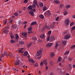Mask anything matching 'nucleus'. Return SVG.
Listing matches in <instances>:
<instances>
[{
	"label": "nucleus",
	"instance_id": "1",
	"mask_svg": "<svg viewBox=\"0 0 75 75\" xmlns=\"http://www.w3.org/2000/svg\"><path fill=\"white\" fill-rule=\"evenodd\" d=\"M71 23L70 20L68 19H67L65 21V25L66 26H68L69 24V23Z\"/></svg>",
	"mask_w": 75,
	"mask_h": 75
},
{
	"label": "nucleus",
	"instance_id": "2",
	"mask_svg": "<svg viewBox=\"0 0 75 75\" xmlns=\"http://www.w3.org/2000/svg\"><path fill=\"white\" fill-rule=\"evenodd\" d=\"M43 51V48H42L40 51H38L37 53V56H40L41 53H42V52Z\"/></svg>",
	"mask_w": 75,
	"mask_h": 75
},
{
	"label": "nucleus",
	"instance_id": "3",
	"mask_svg": "<svg viewBox=\"0 0 75 75\" xmlns=\"http://www.w3.org/2000/svg\"><path fill=\"white\" fill-rule=\"evenodd\" d=\"M45 15H48V16H51L52 15L51 13H50V11L48 10L47 11L44 13Z\"/></svg>",
	"mask_w": 75,
	"mask_h": 75
},
{
	"label": "nucleus",
	"instance_id": "4",
	"mask_svg": "<svg viewBox=\"0 0 75 75\" xmlns=\"http://www.w3.org/2000/svg\"><path fill=\"white\" fill-rule=\"evenodd\" d=\"M32 42L33 44H35V42L37 41V38L36 37H33L32 38Z\"/></svg>",
	"mask_w": 75,
	"mask_h": 75
},
{
	"label": "nucleus",
	"instance_id": "5",
	"mask_svg": "<svg viewBox=\"0 0 75 75\" xmlns=\"http://www.w3.org/2000/svg\"><path fill=\"white\" fill-rule=\"evenodd\" d=\"M44 63L45 64V65L47 66V60H43V62L41 63H40V66H42L43 65V64Z\"/></svg>",
	"mask_w": 75,
	"mask_h": 75
},
{
	"label": "nucleus",
	"instance_id": "6",
	"mask_svg": "<svg viewBox=\"0 0 75 75\" xmlns=\"http://www.w3.org/2000/svg\"><path fill=\"white\" fill-rule=\"evenodd\" d=\"M70 35L69 34H67L65 36H64V38L65 40H68V38H70Z\"/></svg>",
	"mask_w": 75,
	"mask_h": 75
},
{
	"label": "nucleus",
	"instance_id": "7",
	"mask_svg": "<svg viewBox=\"0 0 75 75\" xmlns=\"http://www.w3.org/2000/svg\"><path fill=\"white\" fill-rule=\"evenodd\" d=\"M53 44L52 43H48L46 45V46L47 47H52V45Z\"/></svg>",
	"mask_w": 75,
	"mask_h": 75
},
{
	"label": "nucleus",
	"instance_id": "8",
	"mask_svg": "<svg viewBox=\"0 0 75 75\" xmlns=\"http://www.w3.org/2000/svg\"><path fill=\"white\" fill-rule=\"evenodd\" d=\"M22 35L24 37H25V38H27V32H25V33H23Z\"/></svg>",
	"mask_w": 75,
	"mask_h": 75
},
{
	"label": "nucleus",
	"instance_id": "9",
	"mask_svg": "<svg viewBox=\"0 0 75 75\" xmlns=\"http://www.w3.org/2000/svg\"><path fill=\"white\" fill-rule=\"evenodd\" d=\"M55 40V37L54 36H51L50 38V40L51 42Z\"/></svg>",
	"mask_w": 75,
	"mask_h": 75
},
{
	"label": "nucleus",
	"instance_id": "10",
	"mask_svg": "<svg viewBox=\"0 0 75 75\" xmlns=\"http://www.w3.org/2000/svg\"><path fill=\"white\" fill-rule=\"evenodd\" d=\"M28 9L29 10H30V11H31L33 10V6L32 5H30L28 7Z\"/></svg>",
	"mask_w": 75,
	"mask_h": 75
},
{
	"label": "nucleus",
	"instance_id": "11",
	"mask_svg": "<svg viewBox=\"0 0 75 75\" xmlns=\"http://www.w3.org/2000/svg\"><path fill=\"white\" fill-rule=\"evenodd\" d=\"M14 64L15 65H20V62L19 61H16L15 62Z\"/></svg>",
	"mask_w": 75,
	"mask_h": 75
},
{
	"label": "nucleus",
	"instance_id": "12",
	"mask_svg": "<svg viewBox=\"0 0 75 75\" xmlns=\"http://www.w3.org/2000/svg\"><path fill=\"white\" fill-rule=\"evenodd\" d=\"M37 24L36 21H33L31 24V25H35Z\"/></svg>",
	"mask_w": 75,
	"mask_h": 75
},
{
	"label": "nucleus",
	"instance_id": "13",
	"mask_svg": "<svg viewBox=\"0 0 75 75\" xmlns=\"http://www.w3.org/2000/svg\"><path fill=\"white\" fill-rule=\"evenodd\" d=\"M28 52L26 51H25V52L24 53V56H25L26 57L27 56V55H28Z\"/></svg>",
	"mask_w": 75,
	"mask_h": 75
},
{
	"label": "nucleus",
	"instance_id": "14",
	"mask_svg": "<svg viewBox=\"0 0 75 75\" xmlns=\"http://www.w3.org/2000/svg\"><path fill=\"white\" fill-rule=\"evenodd\" d=\"M54 2L56 4H59L60 2L58 0H54Z\"/></svg>",
	"mask_w": 75,
	"mask_h": 75
},
{
	"label": "nucleus",
	"instance_id": "15",
	"mask_svg": "<svg viewBox=\"0 0 75 75\" xmlns=\"http://www.w3.org/2000/svg\"><path fill=\"white\" fill-rule=\"evenodd\" d=\"M10 36L11 38L12 39H13V38H14V35L12 34V33L10 34Z\"/></svg>",
	"mask_w": 75,
	"mask_h": 75
},
{
	"label": "nucleus",
	"instance_id": "16",
	"mask_svg": "<svg viewBox=\"0 0 75 75\" xmlns=\"http://www.w3.org/2000/svg\"><path fill=\"white\" fill-rule=\"evenodd\" d=\"M39 5L40 7H43V6H44V4H43V3L41 2L40 3H39Z\"/></svg>",
	"mask_w": 75,
	"mask_h": 75
},
{
	"label": "nucleus",
	"instance_id": "17",
	"mask_svg": "<svg viewBox=\"0 0 75 75\" xmlns=\"http://www.w3.org/2000/svg\"><path fill=\"white\" fill-rule=\"evenodd\" d=\"M29 62H31L32 63H35V61L33 60L32 59H30L29 60Z\"/></svg>",
	"mask_w": 75,
	"mask_h": 75
},
{
	"label": "nucleus",
	"instance_id": "18",
	"mask_svg": "<svg viewBox=\"0 0 75 75\" xmlns=\"http://www.w3.org/2000/svg\"><path fill=\"white\" fill-rule=\"evenodd\" d=\"M68 13V11H65L64 12V16L67 15Z\"/></svg>",
	"mask_w": 75,
	"mask_h": 75
},
{
	"label": "nucleus",
	"instance_id": "19",
	"mask_svg": "<svg viewBox=\"0 0 75 75\" xmlns=\"http://www.w3.org/2000/svg\"><path fill=\"white\" fill-rule=\"evenodd\" d=\"M17 25H12V28H14V29H16V28H17Z\"/></svg>",
	"mask_w": 75,
	"mask_h": 75
},
{
	"label": "nucleus",
	"instance_id": "20",
	"mask_svg": "<svg viewBox=\"0 0 75 75\" xmlns=\"http://www.w3.org/2000/svg\"><path fill=\"white\" fill-rule=\"evenodd\" d=\"M58 46H59V44L58 42H57L56 43L55 47V48H57V47H58Z\"/></svg>",
	"mask_w": 75,
	"mask_h": 75
},
{
	"label": "nucleus",
	"instance_id": "21",
	"mask_svg": "<svg viewBox=\"0 0 75 75\" xmlns=\"http://www.w3.org/2000/svg\"><path fill=\"white\" fill-rule=\"evenodd\" d=\"M29 13L30 14V15L32 16H34V12H33V11H32L31 12L29 11Z\"/></svg>",
	"mask_w": 75,
	"mask_h": 75
},
{
	"label": "nucleus",
	"instance_id": "22",
	"mask_svg": "<svg viewBox=\"0 0 75 75\" xmlns=\"http://www.w3.org/2000/svg\"><path fill=\"white\" fill-rule=\"evenodd\" d=\"M19 42L20 44H21L22 45H23V44H24V42L23 41H20Z\"/></svg>",
	"mask_w": 75,
	"mask_h": 75
},
{
	"label": "nucleus",
	"instance_id": "23",
	"mask_svg": "<svg viewBox=\"0 0 75 75\" xmlns=\"http://www.w3.org/2000/svg\"><path fill=\"white\" fill-rule=\"evenodd\" d=\"M39 17L42 19H43L44 18V16L42 15H40L39 16Z\"/></svg>",
	"mask_w": 75,
	"mask_h": 75
},
{
	"label": "nucleus",
	"instance_id": "24",
	"mask_svg": "<svg viewBox=\"0 0 75 75\" xmlns=\"http://www.w3.org/2000/svg\"><path fill=\"white\" fill-rule=\"evenodd\" d=\"M4 32L6 34V33L8 32V29H5L4 30Z\"/></svg>",
	"mask_w": 75,
	"mask_h": 75
},
{
	"label": "nucleus",
	"instance_id": "25",
	"mask_svg": "<svg viewBox=\"0 0 75 75\" xmlns=\"http://www.w3.org/2000/svg\"><path fill=\"white\" fill-rule=\"evenodd\" d=\"M13 20L12 19H10L9 20V23H10V24H11L13 22Z\"/></svg>",
	"mask_w": 75,
	"mask_h": 75
},
{
	"label": "nucleus",
	"instance_id": "26",
	"mask_svg": "<svg viewBox=\"0 0 75 75\" xmlns=\"http://www.w3.org/2000/svg\"><path fill=\"white\" fill-rule=\"evenodd\" d=\"M45 37V35H44V34H43L40 35V38H44Z\"/></svg>",
	"mask_w": 75,
	"mask_h": 75
},
{
	"label": "nucleus",
	"instance_id": "27",
	"mask_svg": "<svg viewBox=\"0 0 75 75\" xmlns=\"http://www.w3.org/2000/svg\"><path fill=\"white\" fill-rule=\"evenodd\" d=\"M15 38L16 39V40H18L19 38V36H18V35L17 34L15 35Z\"/></svg>",
	"mask_w": 75,
	"mask_h": 75
},
{
	"label": "nucleus",
	"instance_id": "28",
	"mask_svg": "<svg viewBox=\"0 0 75 75\" xmlns=\"http://www.w3.org/2000/svg\"><path fill=\"white\" fill-rule=\"evenodd\" d=\"M69 51H66L65 53H64V55H67V54H68L69 53Z\"/></svg>",
	"mask_w": 75,
	"mask_h": 75
},
{
	"label": "nucleus",
	"instance_id": "29",
	"mask_svg": "<svg viewBox=\"0 0 75 75\" xmlns=\"http://www.w3.org/2000/svg\"><path fill=\"white\" fill-rule=\"evenodd\" d=\"M50 36H49L47 37V41H50Z\"/></svg>",
	"mask_w": 75,
	"mask_h": 75
},
{
	"label": "nucleus",
	"instance_id": "30",
	"mask_svg": "<svg viewBox=\"0 0 75 75\" xmlns=\"http://www.w3.org/2000/svg\"><path fill=\"white\" fill-rule=\"evenodd\" d=\"M55 55V54L53 52L51 53L50 54V56L51 57H54Z\"/></svg>",
	"mask_w": 75,
	"mask_h": 75
},
{
	"label": "nucleus",
	"instance_id": "31",
	"mask_svg": "<svg viewBox=\"0 0 75 75\" xmlns=\"http://www.w3.org/2000/svg\"><path fill=\"white\" fill-rule=\"evenodd\" d=\"M63 45H66V43H67V41H66L64 40L63 41Z\"/></svg>",
	"mask_w": 75,
	"mask_h": 75
},
{
	"label": "nucleus",
	"instance_id": "32",
	"mask_svg": "<svg viewBox=\"0 0 75 75\" xmlns=\"http://www.w3.org/2000/svg\"><path fill=\"white\" fill-rule=\"evenodd\" d=\"M32 44V43L31 42L29 44H28L27 45V47H28V48L30 47L31 46V45Z\"/></svg>",
	"mask_w": 75,
	"mask_h": 75
},
{
	"label": "nucleus",
	"instance_id": "33",
	"mask_svg": "<svg viewBox=\"0 0 75 75\" xmlns=\"http://www.w3.org/2000/svg\"><path fill=\"white\" fill-rule=\"evenodd\" d=\"M51 25H49L47 26V29L48 30H50L51 29Z\"/></svg>",
	"mask_w": 75,
	"mask_h": 75
},
{
	"label": "nucleus",
	"instance_id": "34",
	"mask_svg": "<svg viewBox=\"0 0 75 75\" xmlns=\"http://www.w3.org/2000/svg\"><path fill=\"white\" fill-rule=\"evenodd\" d=\"M71 7L70 5H67L66 6V7L67 8H69V7Z\"/></svg>",
	"mask_w": 75,
	"mask_h": 75
},
{
	"label": "nucleus",
	"instance_id": "35",
	"mask_svg": "<svg viewBox=\"0 0 75 75\" xmlns=\"http://www.w3.org/2000/svg\"><path fill=\"white\" fill-rule=\"evenodd\" d=\"M7 19H5V20H4V24H6V23H7Z\"/></svg>",
	"mask_w": 75,
	"mask_h": 75
},
{
	"label": "nucleus",
	"instance_id": "36",
	"mask_svg": "<svg viewBox=\"0 0 75 75\" xmlns=\"http://www.w3.org/2000/svg\"><path fill=\"white\" fill-rule=\"evenodd\" d=\"M61 59H62L61 57H59L58 59L59 62V61H61Z\"/></svg>",
	"mask_w": 75,
	"mask_h": 75
},
{
	"label": "nucleus",
	"instance_id": "37",
	"mask_svg": "<svg viewBox=\"0 0 75 75\" xmlns=\"http://www.w3.org/2000/svg\"><path fill=\"white\" fill-rule=\"evenodd\" d=\"M14 15L15 16H18V13H14Z\"/></svg>",
	"mask_w": 75,
	"mask_h": 75
},
{
	"label": "nucleus",
	"instance_id": "38",
	"mask_svg": "<svg viewBox=\"0 0 75 75\" xmlns=\"http://www.w3.org/2000/svg\"><path fill=\"white\" fill-rule=\"evenodd\" d=\"M43 11H45L47 10V8L45 7H44L43 8Z\"/></svg>",
	"mask_w": 75,
	"mask_h": 75
},
{
	"label": "nucleus",
	"instance_id": "39",
	"mask_svg": "<svg viewBox=\"0 0 75 75\" xmlns=\"http://www.w3.org/2000/svg\"><path fill=\"white\" fill-rule=\"evenodd\" d=\"M52 31L51 30H50L48 33V34L50 35L51 34Z\"/></svg>",
	"mask_w": 75,
	"mask_h": 75
},
{
	"label": "nucleus",
	"instance_id": "40",
	"mask_svg": "<svg viewBox=\"0 0 75 75\" xmlns=\"http://www.w3.org/2000/svg\"><path fill=\"white\" fill-rule=\"evenodd\" d=\"M28 1V0H25L23 3H27V2Z\"/></svg>",
	"mask_w": 75,
	"mask_h": 75
},
{
	"label": "nucleus",
	"instance_id": "41",
	"mask_svg": "<svg viewBox=\"0 0 75 75\" xmlns=\"http://www.w3.org/2000/svg\"><path fill=\"white\" fill-rule=\"evenodd\" d=\"M14 40H11V43H14L15 42Z\"/></svg>",
	"mask_w": 75,
	"mask_h": 75
},
{
	"label": "nucleus",
	"instance_id": "42",
	"mask_svg": "<svg viewBox=\"0 0 75 75\" xmlns=\"http://www.w3.org/2000/svg\"><path fill=\"white\" fill-rule=\"evenodd\" d=\"M50 65H53V61H51L50 62Z\"/></svg>",
	"mask_w": 75,
	"mask_h": 75
},
{
	"label": "nucleus",
	"instance_id": "43",
	"mask_svg": "<svg viewBox=\"0 0 75 75\" xmlns=\"http://www.w3.org/2000/svg\"><path fill=\"white\" fill-rule=\"evenodd\" d=\"M32 6H33V8H36V7L35 6V4H33Z\"/></svg>",
	"mask_w": 75,
	"mask_h": 75
},
{
	"label": "nucleus",
	"instance_id": "44",
	"mask_svg": "<svg viewBox=\"0 0 75 75\" xmlns=\"http://www.w3.org/2000/svg\"><path fill=\"white\" fill-rule=\"evenodd\" d=\"M74 23L72 22L70 24V27H71V26H72V25H74Z\"/></svg>",
	"mask_w": 75,
	"mask_h": 75
},
{
	"label": "nucleus",
	"instance_id": "45",
	"mask_svg": "<svg viewBox=\"0 0 75 75\" xmlns=\"http://www.w3.org/2000/svg\"><path fill=\"white\" fill-rule=\"evenodd\" d=\"M75 45H74L73 46H72L71 48V50H72L73 49H74V48H75Z\"/></svg>",
	"mask_w": 75,
	"mask_h": 75
},
{
	"label": "nucleus",
	"instance_id": "46",
	"mask_svg": "<svg viewBox=\"0 0 75 75\" xmlns=\"http://www.w3.org/2000/svg\"><path fill=\"white\" fill-rule=\"evenodd\" d=\"M33 3L34 4H37V1L36 0H35L33 1Z\"/></svg>",
	"mask_w": 75,
	"mask_h": 75
},
{
	"label": "nucleus",
	"instance_id": "47",
	"mask_svg": "<svg viewBox=\"0 0 75 75\" xmlns=\"http://www.w3.org/2000/svg\"><path fill=\"white\" fill-rule=\"evenodd\" d=\"M19 52H21V53H23V51L22 50H19Z\"/></svg>",
	"mask_w": 75,
	"mask_h": 75
},
{
	"label": "nucleus",
	"instance_id": "48",
	"mask_svg": "<svg viewBox=\"0 0 75 75\" xmlns=\"http://www.w3.org/2000/svg\"><path fill=\"white\" fill-rule=\"evenodd\" d=\"M59 17H58L57 18H56V21H58L59 20Z\"/></svg>",
	"mask_w": 75,
	"mask_h": 75
},
{
	"label": "nucleus",
	"instance_id": "49",
	"mask_svg": "<svg viewBox=\"0 0 75 75\" xmlns=\"http://www.w3.org/2000/svg\"><path fill=\"white\" fill-rule=\"evenodd\" d=\"M38 66V63H36L35 65V67H37Z\"/></svg>",
	"mask_w": 75,
	"mask_h": 75
},
{
	"label": "nucleus",
	"instance_id": "50",
	"mask_svg": "<svg viewBox=\"0 0 75 75\" xmlns=\"http://www.w3.org/2000/svg\"><path fill=\"white\" fill-rule=\"evenodd\" d=\"M13 69H14V70L15 71H16V72H18V70H17V68H13Z\"/></svg>",
	"mask_w": 75,
	"mask_h": 75
},
{
	"label": "nucleus",
	"instance_id": "51",
	"mask_svg": "<svg viewBox=\"0 0 75 75\" xmlns=\"http://www.w3.org/2000/svg\"><path fill=\"white\" fill-rule=\"evenodd\" d=\"M59 6L60 7V8H62V7H64V6H63V5H62V4L59 5Z\"/></svg>",
	"mask_w": 75,
	"mask_h": 75
},
{
	"label": "nucleus",
	"instance_id": "52",
	"mask_svg": "<svg viewBox=\"0 0 75 75\" xmlns=\"http://www.w3.org/2000/svg\"><path fill=\"white\" fill-rule=\"evenodd\" d=\"M28 30H31V27H30L28 28Z\"/></svg>",
	"mask_w": 75,
	"mask_h": 75
},
{
	"label": "nucleus",
	"instance_id": "53",
	"mask_svg": "<svg viewBox=\"0 0 75 75\" xmlns=\"http://www.w3.org/2000/svg\"><path fill=\"white\" fill-rule=\"evenodd\" d=\"M28 34H30V33H32V31L31 30H29L28 31Z\"/></svg>",
	"mask_w": 75,
	"mask_h": 75
},
{
	"label": "nucleus",
	"instance_id": "54",
	"mask_svg": "<svg viewBox=\"0 0 75 75\" xmlns=\"http://www.w3.org/2000/svg\"><path fill=\"white\" fill-rule=\"evenodd\" d=\"M75 29V26L72 27L71 30H74Z\"/></svg>",
	"mask_w": 75,
	"mask_h": 75
},
{
	"label": "nucleus",
	"instance_id": "55",
	"mask_svg": "<svg viewBox=\"0 0 75 75\" xmlns=\"http://www.w3.org/2000/svg\"><path fill=\"white\" fill-rule=\"evenodd\" d=\"M38 42H42V40H41V39H39L38 40Z\"/></svg>",
	"mask_w": 75,
	"mask_h": 75
},
{
	"label": "nucleus",
	"instance_id": "56",
	"mask_svg": "<svg viewBox=\"0 0 75 75\" xmlns=\"http://www.w3.org/2000/svg\"><path fill=\"white\" fill-rule=\"evenodd\" d=\"M48 26H47V25H45V26H44V29H46V28H47V27Z\"/></svg>",
	"mask_w": 75,
	"mask_h": 75
},
{
	"label": "nucleus",
	"instance_id": "57",
	"mask_svg": "<svg viewBox=\"0 0 75 75\" xmlns=\"http://www.w3.org/2000/svg\"><path fill=\"white\" fill-rule=\"evenodd\" d=\"M67 33V31H64L63 33V34H65L66 33Z\"/></svg>",
	"mask_w": 75,
	"mask_h": 75
},
{
	"label": "nucleus",
	"instance_id": "58",
	"mask_svg": "<svg viewBox=\"0 0 75 75\" xmlns=\"http://www.w3.org/2000/svg\"><path fill=\"white\" fill-rule=\"evenodd\" d=\"M33 10V12H35V11H36V10H35V8H34V9H32Z\"/></svg>",
	"mask_w": 75,
	"mask_h": 75
},
{
	"label": "nucleus",
	"instance_id": "59",
	"mask_svg": "<svg viewBox=\"0 0 75 75\" xmlns=\"http://www.w3.org/2000/svg\"><path fill=\"white\" fill-rule=\"evenodd\" d=\"M4 55H6V56L7 55V53L6 52H4Z\"/></svg>",
	"mask_w": 75,
	"mask_h": 75
},
{
	"label": "nucleus",
	"instance_id": "60",
	"mask_svg": "<svg viewBox=\"0 0 75 75\" xmlns=\"http://www.w3.org/2000/svg\"><path fill=\"white\" fill-rule=\"evenodd\" d=\"M72 59H71V58H70L69 59V61H72Z\"/></svg>",
	"mask_w": 75,
	"mask_h": 75
},
{
	"label": "nucleus",
	"instance_id": "61",
	"mask_svg": "<svg viewBox=\"0 0 75 75\" xmlns=\"http://www.w3.org/2000/svg\"><path fill=\"white\" fill-rule=\"evenodd\" d=\"M48 67L47 66L46 67V70H48Z\"/></svg>",
	"mask_w": 75,
	"mask_h": 75
},
{
	"label": "nucleus",
	"instance_id": "62",
	"mask_svg": "<svg viewBox=\"0 0 75 75\" xmlns=\"http://www.w3.org/2000/svg\"><path fill=\"white\" fill-rule=\"evenodd\" d=\"M71 66H72V64H69V68H71Z\"/></svg>",
	"mask_w": 75,
	"mask_h": 75
},
{
	"label": "nucleus",
	"instance_id": "63",
	"mask_svg": "<svg viewBox=\"0 0 75 75\" xmlns=\"http://www.w3.org/2000/svg\"><path fill=\"white\" fill-rule=\"evenodd\" d=\"M52 24L53 25H55V22H53Z\"/></svg>",
	"mask_w": 75,
	"mask_h": 75
},
{
	"label": "nucleus",
	"instance_id": "64",
	"mask_svg": "<svg viewBox=\"0 0 75 75\" xmlns=\"http://www.w3.org/2000/svg\"><path fill=\"white\" fill-rule=\"evenodd\" d=\"M41 57H42V56H40V57H38V59H40V58H41Z\"/></svg>",
	"mask_w": 75,
	"mask_h": 75
}]
</instances>
